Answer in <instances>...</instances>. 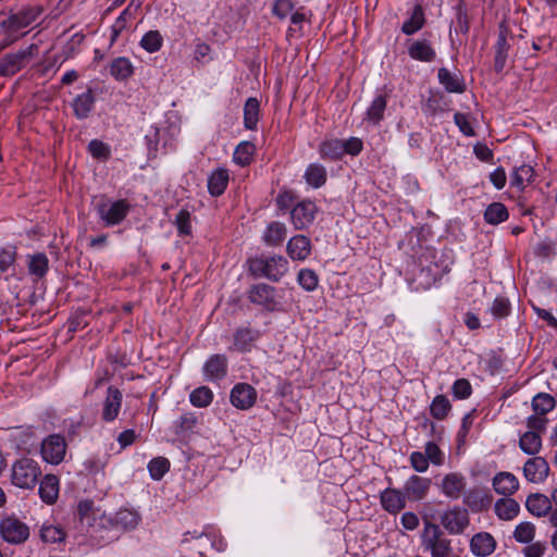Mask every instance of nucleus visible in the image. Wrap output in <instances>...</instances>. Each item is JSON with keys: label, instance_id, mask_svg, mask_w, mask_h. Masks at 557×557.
Masks as SVG:
<instances>
[{"label": "nucleus", "instance_id": "obj_1", "mask_svg": "<svg viewBox=\"0 0 557 557\" xmlns=\"http://www.w3.org/2000/svg\"><path fill=\"white\" fill-rule=\"evenodd\" d=\"M40 14L41 10L38 7H23L10 10L8 13H1L2 38L0 39V52L23 37L26 34L23 29L35 23Z\"/></svg>", "mask_w": 557, "mask_h": 557}, {"label": "nucleus", "instance_id": "obj_2", "mask_svg": "<svg viewBox=\"0 0 557 557\" xmlns=\"http://www.w3.org/2000/svg\"><path fill=\"white\" fill-rule=\"evenodd\" d=\"M289 269L288 260L281 255H260L248 260V270L253 277L278 282Z\"/></svg>", "mask_w": 557, "mask_h": 557}, {"label": "nucleus", "instance_id": "obj_3", "mask_svg": "<svg viewBox=\"0 0 557 557\" xmlns=\"http://www.w3.org/2000/svg\"><path fill=\"white\" fill-rule=\"evenodd\" d=\"M422 547L431 557H458L451 546V540L442 531L438 524L425 522L421 535Z\"/></svg>", "mask_w": 557, "mask_h": 557}, {"label": "nucleus", "instance_id": "obj_4", "mask_svg": "<svg viewBox=\"0 0 557 557\" xmlns=\"http://www.w3.org/2000/svg\"><path fill=\"white\" fill-rule=\"evenodd\" d=\"M40 474L41 469L37 461L30 458H21L12 466L11 481L20 488H33Z\"/></svg>", "mask_w": 557, "mask_h": 557}, {"label": "nucleus", "instance_id": "obj_5", "mask_svg": "<svg viewBox=\"0 0 557 557\" xmlns=\"http://www.w3.org/2000/svg\"><path fill=\"white\" fill-rule=\"evenodd\" d=\"M110 456L107 453H92L83 461V470L86 475L91 476L101 494H106L110 490V485L106 482L104 469L109 463Z\"/></svg>", "mask_w": 557, "mask_h": 557}, {"label": "nucleus", "instance_id": "obj_6", "mask_svg": "<svg viewBox=\"0 0 557 557\" xmlns=\"http://www.w3.org/2000/svg\"><path fill=\"white\" fill-rule=\"evenodd\" d=\"M440 522L448 534L460 535L470 524L468 509L459 505L448 507L441 513Z\"/></svg>", "mask_w": 557, "mask_h": 557}, {"label": "nucleus", "instance_id": "obj_7", "mask_svg": "<svg viewBox=\"0 0 557 557\" xmlns=\"http://www.w3.org/2000/svg\"><path fill=\"white\" fill-rule=\"evenodd\" d=\"M129 210L131 206L124 199L103 201L97 206L99 218L107 226L120 224L127 216Z\"/></svg>", "mask_w": 557, "mask_h": 557}, {"label": "nucleus", "instance_id": "obj_8", "mask_svg": "<svg viewBox=\"0 0 557 557\" xmlns=\"http://www.w3.org/2000/svg\"><path fill=\"white\" fill-rule=\"evenodd\" d=\"M437 486L443 496L450 500H457L465 494L467 478L463 473L458 471L448 472L443 475Z\"/></svg>", "mask_w": 557, "mask_h": 557}, {"label": "nucleus", "instance_id": "obj_9", "mask_svg": "<svg viewBox=\"0 0 557 557\" xmlns=\"http://www.w3.org/2000/svg\"><path fill=\"white\" fill-rule=\"evenodd\" d=\"M35 50H37V46L30 45L25 49L4 55L0 60V75L10 76L17 73L33 57Z\"/></svg>", "mask_w": 557, "mask_h": 557}, {"label": "nucleus", "instance_id": "obj_10", "mask_svg": "<svg viewBox=\"0 0 557 557\" xmlns=\"http://www.w3.org/2000/svg\"><path fill=\"white\" fill-rule=\"evenodd\" d=\"M66 453V443L59 434L49 435L41 443V456L45 461L51 465H59L63 461Z\"/></svg>", "mask_w": 557, "mask_h": 557}, {"label": "nucleus", "instance_id": "obj_11", "mask_svg": "<svg viewBox=\"0 0 557 557\" xmlns=\"http://www.w3.org/2000/svg\"><path fill=\"white\" fill-rule=\"evenodd\" d=\"M0 533L4 541L20 544L28 539V527L16 518L8 517L0 523Z\"/></svg>", "mask_w": 557, "mask_h": 557}, {"label": "nucleus", "instance_id": "obj_12", "mask_svg": "<svg viewBox=\"0 0 557 557\" xmlns=\"http://www.w3.org/2000/svg\"><path fill=\"white\" fill-rule=\"evenodd\" d=\"M257 391L248 383H237L230 394L231 404L240 410L250 409L257 401Z\"/></svg>", "mask_w": 557, "mask_h": 557}, {"label": "nucleus", "instance_id": "obj_13", "mask_svg": "<svg viewBox=\"0 0 557 557\" xmlns=\"http://www.w3.org/2000/svg\"><path fill=\"white\" fill-rule=\"evenodd\" d=\"M318 208L311 200L298 202L290 211L292 222L296 230L307 228L315 219Z\"/></svg>", "mask_w": 557, "mask_h": 557}, {"label": "nucleus", "instance_id": "obj_14", "mask_svg": "<svg viewBox=\"0 0 557 557\" xmlns=\"http://www.w3.org/2000/svg\"><path fill=\"white\" fill-rule=\"evenodd\" d=\"M523 476L535 484L544 483L549 474V465L545 458L533 456L523 465Z\"/></svg>", "mask_w": 557, "mask_h": 557}, {"label": "nucleus", "instance_id": "obj_15", "mask_svg": "<svg viewBox=\"0 0 557 557\" xmlns=\"http://www.w3.org/2000/svg\"><path fill=\"white\" fill-rule=\"evenodd\" d=\"M248 298L252 304L264 307L267 310H275L277 301L275 299V288L265 283H258L250 287Z\"/></svg>", "mask_w": 557, "mask_h": 557}, {"label": "nucleus", "instance_id": "obj_16", "mask_svg": "<svg viewBox=\"0 0 557 557\" xmlns=\"http://www.w3.org/2000/svg\"><path fill=\"white\" fill-rule=\"evenodd\" d=\"M228 370V362L225 355L215 354L210 356L202 367L203 377L210 382L223 380Z\"/></svg>", "mask_w": 557, "mask_h": 557}, {"label": "nucleus", "instance_id": "obj_17", "mask_svg": "<svg viewBox=\"0 0 557 557\" xmlns=\"http://www.w3.org/2000/svg\"><path fill=\"white\" fill-rule=\"evenodd\" d=\"M122 392L114 386H109L101 410V419L104 422H113L119 417L122 407Z\"/></svg>", "mask_w": 557, "mask_h": 557}, {"label": "nucleus", "instance_id": "obj_18", "mask_svg": "<svg viewBox=\"0 0 557 557\" xmlns=\"http://www.w3.org/2000/svg\"><path fill=\"white\" fill-rule=\"evenodd\" d=\"M407 496L404 491L387 487L380 495V502L385 511L392 515L400 512L406 507Z\"/></svg>", "mask_w": 557, "mask_h": 557}, {"label": "nucleus", "instance_id": "obj_19", "mask_svg": "<svg viewBox=\"0 0 557 557\" xmlns=\"http://www.w3.org/2000/svg\"><path fill=\"white\" fill-rule=\"evenodd\" d=\"M430 486V479L413 474L405 482L404 492L409 499L421 500L426 496Z\"/></svg>", "mask_w": 557, "mask_h": 557}, {"label": "nucleus", "instance_id": "obj_20", "mask_svg": "<svg viewBox=\"0 0 557 557\" xmlns=\"http://www.w3.org/2000/svg\"><path fill=\"white\" fill-rule=\"evenodd\" d=\"M525 507L529 512L537 518L552 515L553 505L550 496L542 493H533L527 497Z\"/></svg>", "mask_w": 557, "mask_h": 557}, {"label": "nucleus", "instance_id": "obj_21", "mask_svg": "<svg viewBox=\"0 0 557 557\" xmlns=\"http://www.w3.org/2000/svg\"><path fill=\"white\" fill-rule=\"evenodd\" d=\"M496 549V541L488 532H479L470 541V550L476 557H486Z\"/></svg>", "mask_w": 557, "mask_h": 557}, {"label": "nucleus", "instance_id": "obj_22", "mask_svg": "<svg viewBox=\"0 0 557 557\" xmlns=\"http://www.w3.org/2000/svg\"><path fill=\"white\" fill-rule=\"evenodd\" d=\"M492 485L497 494L507 497L519 490V480L513 473L502 471L495 474Z\"/></svg>", "mask_w": 557, "mask_h": 557}, {"label": "nucleus", "instance_id": "obj_23", "mask_svg": "<svg viewBox=\"0 0 557 557\" xmlns=\"http://www.w3.org/2000/svg\"><path fill=\"white\" fill-rule=\"evenodd\" d=\"M408 54L411 59L421 62H433L436 58V51L428 39L412 40L408 46Z\"/></svg>", "mask_w": 557, "mask_h": 557}, {"label": "nucleus", "instance_id": "obj_24", "mask_svg": "<svg viewBox=\"0 0 557 557\" xmlns=\"http://www.w3.org/2000/svg\"><path fill=\"white\" fill-rule=\"evenodd\" d=\"M462 503L467 508L478 512L485 509L492 502V497L483 490L474 487L465 491L461 496Z\"/></svg>", "mask_w": 557, "mask_h": 557}, {"label": "nucleus", "instance_id": "obj_25", "mask_svg": "<svg viewBox=\"0 0 557 557\" xmlns=\"http://www.w3.org/2000/svg\"><path fill=\"white\" fill-rule=\"evenodd\" d=\"M60 481L53 474H46L39 483L40 499L47 505H53L59 497Z\"/></svg>", "mask_w": 557, "mask_h": 557}, {"label": "nucleus", "instance_id": "obj_26", "mask_svg": "<svg viewBox=\"0 0 557 557\" xmlns=\"http://www.w3.org/2000/svg\"><path fill=\"white\" fill-rule=\"evenodd\" d=\"M286 250L293 260L302 261L311 253V242L305 235H295L288 240Z\"/></svg>", "mask_w": 557, "mask_h": 557}, {"label": "nucleus", "instance_id": "obj_27", "mask_svg": "<svg viewBox=\"0 0 557 557\" xmlns=\"http://www.w3.org/2000/svg\"><path fill=\"white\" fill-rule=\"evenodd\" d=\"M259 331L249 326L238 327L234 333L233 349L237 351H249L252 343L259 338Z\"/></svg>", "mask_w": 557, "mask_h": 557}, {"label": "nucleus", "instance_id": "obj_28", "mask_svg": "<svg viewBox=\"0 0 557 557\" xmlns=\"http://www.w3.org/2000/svg\"><path fill=\"white\" fill-rule=\"evenodd\" d=\"M437 77L440 84L444 86L447 92L462 94L466 89L463 78L457 73H451L446 67L438 70Z\"/></svg>", "mask_w": 557, "mask_h": 557}, {"label": "nucleus", "instance_id": "obj_29", "mask_svg": "<svg viewBox=\"0 0 557 557\" xmlns=\"http://www.w3.org/2000/svg\"><path fill=\"white\" fill-rule=\"evenodd\" d=\"M141 518L140 515L132 509H120L111 519L112 524L121 530L129 531L138 527Z\"/></svg>", "mask_w": 557, "mask_h": 557}, {"label": "nucleus", "instance_id": "obj_30", "mask_svg": "<svg viewBox=\"0 0 557 557\" xmlns=\"http://www.w3.org/2000/svg\"><path fill=\"white\" fill-rule=\"evenodd\" d=\"M110 74L115 81L125 82L134 75L135 67L126 57H117L110 63Z\"/></svg>", "mask_w": 557, "mask_h": 557}, {"label": "nucleus", "instance_id": "obj_31", "mask_svg": "<svg viewBox=\"0 0 557 557\" xmlns=\"http://www.w3.org/2000/svg\"><path fill=\"white\" fill-rule=\"evenodd\" d=\"M95 106V97L91 89L77 95L72 103L74 114L77 119H86L89 116Z\"/></svg>", "mask_w": 557, "mask_h": 557}, {"label": "nucleus", "instance_id": "obj_32", "mask_svg": "<svg viewBox=\"0 0 557 557\" xmlns=\"http://www.w3.org/2000/svg\"><path fill=\"white\" fill-rule=\"evenodd\" d=\"M534 177V169L530 164H521L516 166L510 175V185L518 191H523L524 188L532 183Z\"/></svg>", "mask_w": 557, "mask_h": 557}, {"label": "nucleus", "instance_id": "obj_33", "mask_svg": "<svg viewBox=\"0 0 557 557\" xmlns=\"http://www.w3.org/2000/svg\"><path fill=\"white\" fill-rule=\"evenodd\" d=\"M228 171L224 168L214 170L208 177V191L213 197L221 196L228 184Z\"/></svg>", "mask_w": 557, "mask_h": 557}, {"label": "nucleus", "instance_id": "obj_34", "mask_svg": "<svg viewBox=\"0 0 557 557\" xmlns=\"http://www.w3.org/2000/svg\"><path fill=\"white\" fill-rule=\"evenodd\" d=\"M28 273L37 281L46 276L49 270V259L44 252L27 256Z\"/></svg>", "mask_w": 557, "mask_h": 557}, {"label": "nucleus", "instance_id": "obj_35", "mask_svg": "<svg viewBox=\"0 0 557 557\" xmlns=\"http://www.w3.org/2000/svg\"><path fill=\"white\" fill-rule=\"evenodd\" d=\"M386 106V96L382 94L376 95L366 111L364 120L374 125H377L384 117Z\"/></svg>", "mask_w": 557, "mask_h": 557}, {"label": "nucleus", "instance_id": "obj_36", "mask_svg": "<svg viewBox=\"0 0 557 557\" xmlns=\"http://www.w3.org/2000/svg\"><path fill=\"white\" fill-rule=\"evenodd\" d=\"M519 448L527 455L536 456L542 449V437L533 431H527L519 437Z\"/></svg>", "mask_w": 557, "mask_h": 557}, {"label": "nucleus", "instance_id": "obj_37", "mask_svg": "<svg viewBox=\"0 0 557 557\" xmlns=\"http://www.w3.org/2000/svg\"><path fill=\"white\" fill-rule=\"evenodd\" d=\"M495 513L502 520H512L520 511L518 502L510 497H504L495 503Z\"/></svg>", "mask_w": 557, "mask_h": 557}, {"label": "nucleus", "instance_id": "obj_38", "mask_svg": "<svg viewBox=\"0 0 557 557\" xmlns=\"http://www.w3.org/2000/svg\"><path fill=\"white\" fill-rule=\"evenodd\" d=\"M260 115V101L250 97L246 100L244 106V126L247 129L253 131L257 128Z\"/></svg>", "mask_w": 557, "mask_h": 557}, {"label": "nucleus", "instance_id": "obj_39", "mask_svg": "<svg viewBox=\"0 0 557 557\" xmlns=\"http://www.w3.org/2000/svg\"><path fill=\"white\" fill-rule=\"evenodd\" d=\"M305 181L312 188H320L326 182V169L319 163H311L305 171Z\"/></svg>", "mask_w": 557, "mask_h": 557}, {"label": "nucleus", "instance_id": "obj_40", "mask_svg": "<svg viewBox=\"0 0 557 557\" xmlns=\"http://www.w3.org/2000/svg\"><path fill=\"white\" fill-rule=\"evenodd\" d=\"M319 152L323 159L338 160L345 154V146L341 139L324 140L320 144Z\"/></svg>", "mask_w": 557, "mask_h": 557}, {"label": "nucleus", "instance_id": "obj_41", "mask_svg": "<svg viewBox=\"0 0 557 557\" xmlns=\"http://www.w3.org/2000/svg\"><path fill=\"white\" fill-rule=\"evenodd\" d=\"M286 237V226L281 222H271L263 232V240L268 246H278Z\"/></svg>", "mask_w": 557, "mask_h": 557}, {"label": "nucleus", "instance_id": "obj_42", "mask_svg": "<svg viewBox=\"0 0 557 557\" xmlns=\"http://www.w3.org/2000/svg\"><path fill=\"white\" fill-rule=\"evenodd\" d=\"M425 23L424 12L421 5H416L411 15L401 25V32L406 35H413L418 33Z\"/></svg>", "mask_w": 557, "mask_h": 557}, {"label": "nucleus", "instance_id": "obj_43", "mask_svg": "<svg viewBox=\"0 0 557 557\" xmlns=\"http://www.w3.org/2000/svg\"><path fill=\"white\" fill-rule=\"evenodd\" d=\"M483 216L487 224L497 225L505 222L509 218V213L505 205L502 202H493L487 206Z\"/></svg>", "mask_w": 557, "mask_h": 557}, {"label": "nucleus", "instance_id": "obj_44", "mask_svg": "<svg viewBox=\"0 0 557 557\" xmlns=\"http://www.w3.org/2000/svg\"><path fill=\"white\" fill-rule=\"evenodd\" d=\"M256 147L250 141H242L239 143L234 152H233V161L240 166H246L251 163L252 157L255 153Z\"/></svg>", "mask_w": 557, "mask_h": 557}, {"label": "nucleus", "instance_id": "obj_45", "mask_svg": "<svg viewBox=\"0 0 557 557\" xmlns=\"http://www.w3.org/2000/svg\"><path fill=\"white\" fill-rule=\"evenodd\" d=\"M39 534L40 539L49 544L61 543L66 536L65 531L61 527L48 522L41 525Z\"/></svg>", "mask_w": 557, "mask_h": 557}, {"label": "nucleus", "instance_id": "obj_46", "mask_svg": "<svg viewBox=\"0 0 557 557\" xmlns=\"http://www.w3.org/2000/svg\"><path fill=\"white\" fill-rule=\"evenodd\" d=\"M450 410V401L445 395H436L430 405V413L436 420H444L447 418Z\"/></svg>", "mask_w": 557, "mask_h": 557}, {"label": "nucleus", "instance_id": "obj_47", "mask_svg": "<svg viewBox=\"0 0 557 557\" xmlns=\"http://www.w3.org/2000/svg\"><path fill=\"white\" fill-rule=\"evenodd\" d=\"M508 50L509 44L507 41L506 35L500 33L495 45L494 66L496 72H502L504 70L508 57Z\"/></svg>", "mask_w": 557, "mask_h": 557}, {"label": "nucleus", "instance_id": "obj_48", "mask_svg": "<svg viewBox=\"0 0 557 557\" xmlns=\"http://www.w3.org/2000/svg\"><path fill=\"white\" fill-rule=\"evenodd\" d=\"M212 400L213 393L208 386L197 387L189 394L190 404L197 408H206Z\"/></svg>", "mask_w": 557, "mask_h": 557}, {"label": "nucleus", "instance_id": "obj_49", "mask_svg": "<svg viewBox=\"0 0 557 557\" xmlns=\"http://www.w3.org/2000/svg\"><path fill=\"white\" fill-rule=\"evenodd\" d=\"M556 405L555 398L546 393H539L532 399V408L535 413L545 416L552 411Z\"/></svg>", "mask_w": 557, "mask_h": 557}, {"label": "nucleus", "instance_id": "obj_50", "mask_svg": "<svg viewBox=\"0 0 557 557\" xmlns=\"http://www.w3.org/2000/svg\"><path fill=\"white\" fill-rule=\"evenodd\" d=\"M147 468L151 479L159 481L170 470V461L165 457H156L148 462Z\"/></svg>", "mask_w": 557, "mask_h": 557}, {"label": "nucleus", "instance_id": "obj_51", "mask_svg": "<svg viewBox=\"0 0 557 557\" xmlns=\"http://www.w3.org/2000/svg\"><path fill=\"white\" fill-rule=\"evenodd\" d=\"M180 236H189L193 232L191 214L186 209H181L174 220Z\"/></svg>", "mask_w": 557, "mask_h": 557}, {"label": "nucleus", "instance_id": "obj_52", "mask_svg": "<svg viewBox=\"0 0 557 557\" xmlns=\"http://www.w3.org/2000/svg\"><path fill=\"white\" fill-rule=\"evenodd\" d=\"M162 42V36L158 30H149L143 36L140 47L147 52L153 53L161 49Z\"/></svg>", "mask_w": 557, "mask_h": 557}, {"label": "nucleus", "instance_id": "obj_53", "mask_svg": "<svg viewBox=\"0 0 557 557\" xmlns=\"http://www.w3.org/2000/svg\"><path fill=\"white\" fill-rule=\"evenodd\" d=\"M424 455L429 459V463H432L435 467H442L445 463V453L433 441L425 443Z\"/></svg>", "mask_w": 557, "mask_h": 557}, {"label": "nucleus", "instance_id": "obj_54", "mask_svg": "<svg viewBox=\"0 0 557 557\" xmlns=\"http://www.w3.org/2000/svg\"><path fill=\"white\" fill-rule=\"evenodd\" d=\"M535 535V525L531 522H520L513 531V537L519 543L530 544Z\"/></svg>", "mask_w": 557, "mask_h": 557}, {"label": "nucleus", "instance_id": "obj_55", "mask_svg": "<svg viewBox=\"0 0 557 557\" xmlns=\"http://www.w3.org/2000/svg\"><path fill=\"white\" fill-rule=\"evenodd\" d=\"M298 284L307 292H313L318 287V274L311 269H301L297 275Z\"/></svg>", "mask_w": 557, "mask_h": 557}, {"label": "nucleus", "instance_id": "obj_56", "mask_svg": "<svg viewBox=\"0 0 557 557\" xmlns=\"http://www.w3.org/2000/svg\"><path fill=\"white\" fill-rule=\"evenodd\" d=\"M88 151L92 158L100 161H107L111 157V149L109 145L98 139H92L89 141Z\"/></svg>", "mask_w": 557, "mask_h": 557}, {"label": "nucleus", "instance_id": "obj_57", "mask_svg": "<svg viewBox=\"0 0 557 557\" xmlns=\"http://www.w3.org/2000/svg\"><path fill=\"white\" fill-rule=\"evenodd\" d=\"M472 385L468 379H457L451 385V394L456 399H468L472 395Z\"/></svg>", "mask_w": 557, "mask_h": 557}, {"label": "nucleus", "instance_id": "obj_58", "mask_svg": "<svg viewBox=\"0 0 557 557\" xmlns=\"http://www.w3.org/2000/svg\"><path fill=\"white\" fill-rule=\"evenodd\" d=\"M409 461L414 471L419 473L426 472L430 467L429 459L422 451H412L409 456Z\"/></svg>", "mask_w": 557, "mask_h": 557}, {"label": "nucleus", "instance_id": "obj_59", "mask_svg": "<svg viewBox=\"0 0 557 557\" xmlns=\"http://www.w3.org/2000/svg\"><path fill=\"white\" fill-rule=\"evenodd\" d=\"M491 311L496 318H505L510 312V302L505 297H496L492 304Z\"/></svg>", "mask_w": 557, "mask_h": 557}, {"label": "nucleus", "instance_id": "obj_60", "mask_svg": "<svg viewBox=\"0 0 557 557\" xmlns=\"http://www.w3.org/2000/svg\"><path fill=\"white\" fill-rule=\"evenodd\" d=\"M294 10L293 0H276L273 4L272 12L281 20L286 18Z\"/></svg>", "mask_w": 557, "mask_h": 557}, {"label": "nucleus", "instance_id": "obj_61", "mask_svg": "<svg viewBox=\"0 0 557 557\" xmlns=\"http://www.w3.org/2000/svg\"><path fill=\"white\" fill-rule=\"evenodd\" d=\"M547 419L545 416L539 413L532 414L527 419L528 431H533L537 434H542L546 430Z\"/></svg>", "mask_w": 557, "mask_h": 557}, {"label": "nucleus", "instance_id": "obj_62", "mask_svg": "<svg viewBox=\"0 0 557 557\" xmlns=\"http://www.w3.org/2000/svg\"><path fill=\"white\" fill-rule=\"evenodd\" d=\"M133 18V12L129 10V8H125L117 18L115 20L114 24L112 25V32H113V39L125 29L128 21Z\"/></svg>", "mask_w": 557, "mask_h": 557}, {"label": "nucleus", "instance_id": "obj_63", "mask_svg": "<svg viewBox=\"0 0 557 557\" xmlns=\"http://www.w3.org/2000/svg\"><path fill=\"white\" fill-rule=\"evenodd\" d=\"M16 257L14 247H8L0 249V272H5L11 265H13Z\"/></svg>", "mask_w": 557, "mask_h": 557}, {"label": "nucleus", "instance_id": "obj_64", "mask_svg": "<svg viewBox=\"0 0 557 557\" xmlns=\"http://www.w3.org/2000/svg\"><path fill=\"white\" fill-rule=\"evenodd\" d=\"M84 39V34L75 33L64 46L65 58L73 57L76 49L83 44Z\"/></svg>", "mask_w": 557, "mask_h": 557}]
</instances>
